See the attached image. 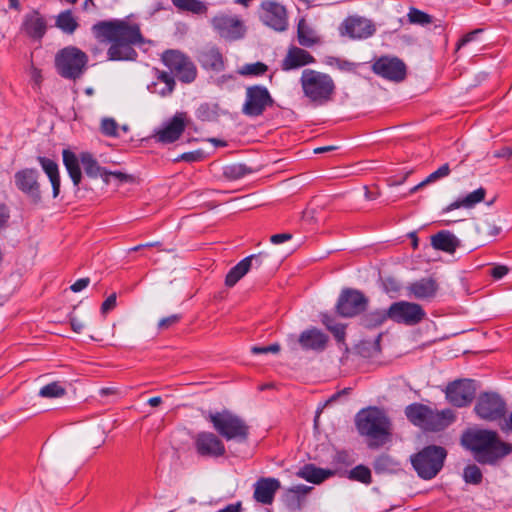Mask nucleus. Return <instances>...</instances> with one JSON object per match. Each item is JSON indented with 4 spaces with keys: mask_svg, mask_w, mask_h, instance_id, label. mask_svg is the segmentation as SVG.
Returning a JSON list of instances; mask_svg holds the SVG:
<instances>
[{
    "mask_svg": "<svg viewBox=\"0 0 512 512\" xmlns=\"http://www.w3.org/2000/svg\"><path fill=\"white\" fill-rule=\"evenodd\" d=\"M92 32L99 42L109 44L106 53L109 61H135L138 57L135 47L145 43L140 24L131 16L99 21L92 26Z\"/></svg>",
    "mask_w": 512,
    "mask_h": 512,
    "instance_id": "1",
    "label": "nucleus"
},
{
    "mask_svg": "<svg viewBox=\"0 0 512 512\" xmlns=\"http://www.w3.org/2000/svg\"><path fill=\"white\" fill-rule=\"evenodd\" d=\"M461 443L480 464L495 465L512 452V444L502 441L492 430H468L462 435Z\"/></svg>",
    "mask_w": 512,
    "mask_h": 512,
    "instance_id": "2",
    "label": "nucleus"
},
{
    "mask_svg": "<svg viewBox=\"0 0 512 512\" xmlns=\"http://www.w3.org/2000/svg\"><path fill=\"white\" fill-rule=\"evenodd\" d=\"M299 82L303 95L312 104L322 106L333 101L336 84L329 74L314 69H304Z\"/></svg>",
    "mask_w": 512,
    "mask_h": 512,
    "instance_id": "3",
    "label": "nucleus"
},
{
    "mask_svg": "<svg viewBox=\"0 0 512 512\" xmlns=\"http://www.w3.org/2000/svg\"><path fill=\"white\" fill-rule=\"evenodd\" d=\"M405 415L414 425L433 432L444 430L456 419L452 409L436 411L420 403L408 405L405 409Z\"/></svg>",
    "mask_w": 512,
    "mask_h": 512,
    "instance_id": "4",
    "label": "nucleus"
},
{
    "mask_svg": "<svg viewBox=\"0 0 512 512\" xmlns=\"http://www.w3.org/2000/svg\"><path fill=\"white\" fill-rule=\"evenodd\" d=\"M205 418L212 424L214 430L226 441L244 443L248 440L250 427L239 415L230 410L209 412Z\"/></svg>",
    "mask_w": 512,
    "mask_h": 512,
    "instance_id": "5",
    "label": "nucleus"
},
{
    "mask_svg": "<svg viewBox=\"0 0 512 512\" xmlns=\"http://www.w3.org/2000/svg\"><path fill=\"white\" fill-rule=\"evenodd\" d=\"M356 426L361 435L372 440L370 446L386 443L390 436V421L378 408L361 410L356 416Z\"/></svg>",
    "mask_w": 512,
    "mask_h": 512,
    "instance_id": "6",
    "label": "nucleus"
},
{
    "mask_svg": "<svg viewBox=\"0 0 512 512\" xmlns=\"http://www.w3.org/2000/svg\"><path fill=\"white\" fill-rule=\"evenodd\" d=\"M88 56L75 46H67L55 55V68L57 73L68 80L80 79L87 69Z\"/></svg>",
    "mask_w": 512,
    "mask_h": 512,
    "instance_id": "7",
    "label": "nucleus"
},
{
    "mask_svg": "<svg viewBox=\"0 0 512 512\" xmlns=\"http://www.w3.org/2000/svg\"><path fill=\"white\" fill-rule=\"evenodd\" d=\"M447 451L436 445L424 447L421 451L411 456V464L418 476L425 480L434 478L442 469Z\"/></svg>",
    "mask_w": 512,
    "mask_h": 512,
    "instance_id": "8",
    "label": "nucleus"
},
{
    "mask_svg": "<svg viewBox=\"0 0 512 512\" xmlns=\"http://www.w3.org/2000/svg\"><path fill=\"white\" fill-rule=\"evenodd\" d=\"M274 99L265 86H248L245 91V101L242 105V113L250 118L263 115L267 108L272 107Z\"/></svg>",
    "mask_w": 512,
    "mask_h": 512,
    "instance_id": "9",
    "label": "nucleus"
},
{
    "mask_svg": "<svg viewBox=\"0 0 512 512\" xmlns=\"http://www.w3.org/2000/svg\"><path fill=\"white\" fill-rule=\"evenodd\" d=\"M164 65L180 81L190 83L196 78V68L190 59L178 50H167L161 57Z\"/></svg>",
    "mask_w": 512,
    "mask_h": 512,
    "instance_id": "10",
    "label": "nucleus"
},
{
    "mask_svg": "<svg viewBox=\"0 0 512 512\" xmlns=\"http://www.w3.org/2000/svg\"><path fill=\"white\" fill-rule=\"evenodd\" d=\"M389 319L398 324L415 326L426 317V312L420 304L408 301H397L388 308Z\"/></svg>",
    "mask_w": 512,
    "mask_h": 512,
    "instance_id": "11",
    "label": "nucleus"
},
{
    "mask_svg": "<svg viewBox=\"0 0 512 512\" xmlns=\"http://www.w3.org/2000/svg\"><path fill=\"white\" fill-rule=\"evenodd\" d=\"M477 384L471 379H459L449 383L445 388V396L455 407L468 406L475 398Z\"/></svg>",
    "mask_w": 512,
    "mask_h": 512,
    "instance_id": "12",
    "label": "nucleus"
},
{
    "mask_svg": "<svg viewBox=\"0 0 512 512\" xmlns=\"http://www.w3.org/2000/svg\"><path fill=\"white\" fill-rule=\"evenodd\" d=\"M367 297L359 290L347 288L342 290L337 304V313L342 317H353L366 309Z\"/></svg>",
    "mask_w": 512,
    "mask_h": 512,
    "instance_id": "13",
    "label": "nucleus"
},
{
    "mask_svg": "<svg viewBox=\"0 0 512 512\" xmlns=\"http://www.w3.org/2000/svg\"><path fill=\"white\" fill-rule=\"evenodd\" d=\"M16 188L25 194L32 203L38 204L42 200L39 172L34 168H24L14 175Z\"/></svg>",
    "mask_w": 512,
    "mask_h": 512,
    "instance_id": "14",
    "label": "nucleus"
},
{
    "mask_svg": "<svg viewBox=\"0 0 512 512\" xmlns=\"http://www.w3.org/2000/svg\"><path fill=\"white\" fill-rule=\"evenodd\" d=\"M211 24L217 34L226 40H238L245 34V26L238 16L218 14L212 18Z\"/></svg>",
    "mask_w": 512,
    "mask_h": 512,
    "instance_id": "15",
    "label": "nucleus"
},
{
    "mask_svg": "<svg viewBox=\"0 0 512 512\" xmlns=\"http://www.w3.org/2000/svg\"><path fill=\"white\" fill-rule=\"evenodd\" d=\"M506 404L495 393L481 394L475 405L476 414L484 420L494 421L505 414Z\"/></svg>",
    "mask_w": 512,
    "mask_h": 512,
    "instance_id": "16",
    "label": "nucleus"
},
{
    "mask_svg": "<svg viewBox=\"0 0 512 512\" xmlns=\"http://www.w3.org/2000/svg\"><path fill=\"white\" fill-rule=\"evenodd\" d=\"M193 441L197 454L202 457L218 458L226 452L223 441L213 432H199L193 437Z\"/></svg>",
    "mask_w": 512,
    "mask_h": 512,
    "instance_id": "17",
    "label": "nucleus"
},
{
    "mask_svg": "<svg viewBox=\"0 0 512 512\" xmlns=\"http://www.w3.org/2000/svg\"><path fill=\"white\" fill-rule=\"evenodd\" d=\"M372 70L375 74L394 82H400L406 76V65L397 57H380L373 63Z\"/></svg>",
    "mask_w": 512,
    "mask_h": 512,
    "instance_id": "18",
    "label": "nucleus"
},
{
    "mask_svg": "<svg viewBox=\"0 0 512 512\" xmlns=\"http://www.w3.org/2000/svg\"><path fill=\"white\" fill-rule=\"evenodd\" d=\"M260 18L264 24L276 31H285L287 29V11L286 8L278 2H262Z\"/></svg>",
    "mask_w": 512,
    "mask_h": 512,
    "instance_id": "19",
    "label": "nucleus"
},
{
    "mask_svg": "<svg viewBox=\"0 0 512 512\" xmlns=\"http://www.w3.org/2000/svg\"><path fill=\"white\" fill-rule=\"evenodd\" d=\"M185 113H176L173 118L159 131L154 138L157 142L168 144L173 143L185 130Z\"/></svg>",
    "mask_w": 512,
    "mask_h": 512,
    "instance_id": "20",
    "label": "nucleus"
},
{
    "mask_svg": "<svg viewBox=\"0 0 512 512\" xmlns=\"http://www.w3.org/2000/svg\"><path fill=\"white\" fill-rule=\"evenodd\" d=\"M342 33L353 39L368 38L375 32L372 22L362 17H349L342 24Z\"/></svg>",
    "mask_w": 512,
    "mask_h": 512,
    "instance_id": "21",
    "label": "nucleus"
},
{
    "mask_svg": "<svg viewBox=\"0 0 512 512\" xmlns=\"http://www.w3.org/2000/svg\"><path fill=\"white\" fill-rule=\"evenodd\" d=\"M280 487V481L276 478H260L254 484L253 498L258 503L270 505Z\"/></svg>",
    "mask_w": 512,
    "mask_h": 512,
    "instance_id": "22",
    "label": "nucleus"
},
{
    "mask_svg": "<svg viewBox=\"0 0 512 512\" xmlns=\"http://www.w3.org/2000/svg\"><path fill=\"white\" fill-rule=\"evenodd\" d=\"M315 63V58L306 50L292 46L281 62L283 71H290Z\"/></svg>",
    "mask_w": 512,
    "mask_h": 512,
    "instance_id": "23",
    "label": "nucleus"
},
{
    "mask_svg": "<svg viewBox=\"0 0 512 512\" xmlns=\"http://www.w3.org/2000/svg\"><path fill=\"white\" fill-rule=\"evenodd\" d=\"M408 295L418 300H428L436 296L438 283L431 277L421 278L407 286Z\"/></svg>",
    "mask_w": 512,
    "mask_h": 512,
    "instance_id": "24",
    "label": "nucleus"
},
{
    "mask_svg": "<svg viewBox=\"0 0 512 512\" xmlns=\"http://www.w3.org/2000/svg\"><path fill=\"white\" fill-rule=\"evenodd\" d=\"M22 28L28 36L41 39L46 33L47 23L38 11H32L25 15Z\"/></svg>",
    "mask_w": 512,
    "mask_h": 512,
    "instance_id": "25",
    "label": "nucleus"
},
{
    "mask_svg": "<svg viewBox=\"0 0 512 512\" xmlns=\"http://www.w3.org/2000/svg\"><path fill=\"white\" fill-rule=\"evenodd\" d=\"M327 342V335L315 328L303 331L299 337L301 347L306 350H324Z\"/></svg>",
    "mask_w": 512,
    "mask_h": 512,
    "instance_id": "26",
    "label": "nucleus"
},
{
    "mask_svg": "<svg viewBox=\"0 0 512 512\" xmlns=\"http://www.w3.org/2000/svg\"><path fill=\"white\" fill-rule=\"evenodd\" d=\"M431 245L437 250L453 253L459 247L460 241L453 233L442 230L431 237Z\"/></svg>",
    "mask_w": 512,
    "mask_h": 512,
    "instance_id": "27",
    "label": "nucleus"
},
{
    "mask_svg": "<svg viewBox=\"0 0 512 512\" xmlns=\"http://www.w3.org/2000/svg\"><path fill=\"white\" fill-rule=\"evenodd\" d=\"M38 162L51 182L53 198L58 197L60 193V174L57 163L42 156L38 157Z\"/></svg>",
    "mask_w": 512,
    "mask_h": 512,
    "instance_id": "28",
    "label": "nucleus"
},
{
    "mask_svg": "<svg viewBox=\"0 0 512 512\" xmlns=\"http://www.w3.org/2000/svg\"><path fill=\"white\" fill-rule=\"evenodd\" d=\"M63 156V164L74 184V186H79L81 179H82V173L79 166V160L76 156V154L68 149H64L62 152Z\"/></svg>",
    "mask_w": 512,
    "mask_h": 512,
    "instance_id": "29",
    "label": "nucleus"
},
{
    "mask_svg": "<svg viewBox=\"0 0 512 512\" xmlns=\"http://www.w3.org/2000/svg\"><path fill=\"white\" fill-rule=\"evenodd\" d=\"M485 195H486V190L484 188L480 187V188L476 189L475 191L469 193L465 197L458 199V200L454 201L453 203H451L450 205H448L446 207L445 211L448 212V211H452L454 209H458L461 207L472 208L476 204L483 201L485 198Z\"/></svg>",
    "mask_w": 512,
    "mask_h": 512,
    "instance_id": "30",
    "label": "nucleus"
},
{
    "mask_svg": "<svg viewBox=\"0 0 512 512\" xmlns=\"http://www.w3.org/2000/svg\"><path fill=\"white\" fill-rule=\"evenodd\" d=\"M298 42L303 47H312L320 42L313 28L309 26L304 18H301L297 25Z\"/></svg>",
    "mask_w": 512,
    "mask_h": 512,
    "instance_id": "31",
    "label": "nucleus"
},
{
    "mask_svg": "<svg viewBox=\"0 0 512 512\" xmlns=\"http://www.w3.org/2000/svg\"><path fill=\"white\" fill-rule=\"evenodd\" d=\"M297 475L308 482L320 484L325 479L330 477L332 475V472L330 470L317 468L314 465L307 464L302 469L299 470Z\"/></svg>",
    "mask_w": 512,
    "mask_h": 512,
    "instance_id": "32",
    "label": "nucleus"
},
{
    "mask_svg": "<svg viewBox=\"0 0 512 512\" xmlns=\"http://www.w3.org/2000/svg\"><path fill=\"white\" fill-rule=\"evenodd\" d=\"M80 161L87 176L91 178L101 177L102 179L107 173V169L101 167L93 155L89 152L80 154Z\"/></svg>",
    "mask_w": 512,
    "mask_h": 512,
    "instance_id": "33",
    "label": "nucleus"
},
{
    "mask_svg": "<svg viewBox=\"0 0 512 512\" xmlns=\"http://www.w3.org/2000/svg\"><path fill=\"white\" fill-rule=\"evenodd\" d=\"M200 61L205 68L221 71L224 68V61L221 53L214 48L208 49L201 54Z\"/></svg>",
    "mask_w": 512,
    "mask_h": 512,
    "instance_id": "34",
    "label": "nucleus"
},
{
    "mask_svg": "<svg viewBox=\"0 0 512 512\" xmlns=\"http://www.w3.org/2000/svg\"><path fill=\"white\" fill-rule=\"evenodd\" d=\"M249 272V266L246 260H241L238 264L230 269L225 278V285L233 287L242 277Z\"/></svg>",
    "mask_w": 512,
    "mask_h": 512,
    "instance_id": "35",
    "label": "nucleus"
},
{
    "mask_svg": "<svg viewBox=\"0 0 512 512\" xmlns=\"http://www.w3.org/2000/svg\"><path fill=\"white\" fill-rule=\"evenodd\" d=\"M253 172L252 168L242 163L227 165L223 168V176L229 180H238Z\"/></svg>",
    "mask_w": 512,
    "mask_h": 512,
    "instance_id": "36",
    "label": "nucleus"
},
{
    "mask_svg": "<svg viewBox=\"0 0 512 512\" xmlns=\"http://www.w3.org/2000/svg\"><path fill=\"white\" fill-rule=\"evenodd\" d=\"M450 166L448 163L443 164L441 167H439L436 171L431 173L426 179H424L422 182H420L418 185L414 186L410 189V194H413L417 192L420 188L435 182L439 179H442L444 177H447L450 174Z\"/></svg>",
    "mask_w": 512,
    "mask_h": 512,
    "instance_id": "37",
    "label": "nucleus"
},
{
    "mask_svg": "<svg viewBox=\"0 0 512 512\" xmlns=\"http://www.w3.org/2000/svg\"><path fill=\"white\" fill-rule=\"evenodd\" d=\"M56 25L59 27L62 31L66 33H73L76 28L78 27V23L74 19L72 12L70 10L61 12L56 20Z\"/></svg>",
    "mask_w": 512,
    "mask_h": 512,
    "instance_id": "38",
    "label": "nucleus"
},
{
    "mask_svg": "<svg viewBox=\"0 0 512 512\" xmlns=\"http://www.w3.org/2000/svg\"><path fill=\"white\" fill-rule=\"evenodd\" d=\"M197 117L202 121H215L219 116L218 104L204 103L197 109Z\"/></svg>",
    "mask_w": 512,
    "mask_h": 512,
    "instance_id": "39",
    "label": "nucleus"
},
{
    "mask_svg": "<svg viewBox=\"0 0 512 512\" xmlns=\"http://www.w3.org/2000/svg\"><path fill=\"white\" fill-rule=\"evenodd\" d=\"M172 2L179 9L196 14L204 13L207 10L205 4L199 0H172Z\"/></svg>",
    "mask_w": 512,
    "mask_h": 512,
    "instance_id": "40",
    "label": "nucleus"
},
{
    "mask_svg": "<svg viewBox=\"0 0 512 512\" xmlns=\"http://www.w3.org/2000/svg\"><path fill=\"white\" fill-rule=\"evenodd\" d=\"M387 319H389L388 309L376 310L364 317V324L369 328L378 327L382 325Z\"/></svg>",
    "mask_w": 512,
    "mask_h": 512,
    "instance_id": "41",
    "label": "nucleus"
},
{
    "mask_svg": "<svg viewBox=\"0 0 512 512\" xmlns=\"http://www.w3.org/2000/svg\"><path fill=\"white\" fill-rule=\"evenodd\" d=\"M349 479L363 484H370L372 482L371 471L364 465H358L349 472Z\"/></svg>",
    "mask_w": 512,
    "mask_h": 512,
    "instance_id": "42",
    "label": "nucleus"
},
{
    "mask_svg": "<svg viewBox=\"0 0 512 512\" xmlns=\"http://www.w3.org/2000/svg\"><path fill=\"white\" fill-rule=\"evenodd\" d=\"M65 393V388L58 382L49 383L42 387L39 391V395L43 398H58L62 397Z\"/></svg>",
    "mask_w": 512,
    "mask_h": 512,
    "instance_id": "43",
    "label": "nucleus"
},
{
    "mask_svg": "<svg viewBox=\"0 0 512 512\" xmlns=\"http://www.w3.org/2000/svg\"><path fill=\"white\" fill-rule=\"evenodd\" d=\"M463 478L466 483L477 485L482 481V472L477 465L471 464L465 467Z\"/></svg>",
    "mask_w": 512,
    "mask_h": 512,
    "instance_id": "44",
    "label": "nucleus"
},
{
    "mask_svg": "<svg viewBox=\"0 0 512 512\" xmlns=\"http://www.w3.org/2000/svg\"><path fill=\"white\" fill-rule=\"evenodd\" d=\"M408 19L410 23L422 26L432 23V17L429 14L414 7L410 8Z\"/></svg>",
    "mask_w": 512,
    "mask_h": 512,
    "instance_id": "45",
    "label": "nucleus"
},
{
    "mask_svg": "<svg viewBox=\"0 0 512 512\" xmlns=\"http://www.w3.org/2000/svg\"><path fill=\"white\" fill-rule=\"evenodd\" d=\"M157 73V79L165 84V87L160 91V94L162 96L171 94L175 87L174 77L170 73L165 71H157Z\"/></svg>",
    "mask_w": 512,
    "mask_h": 512,
    "instance_id": "46",
    "label": "nucleus"
},
{
    "mask_svg": "<svg viewBox=\"0 0 512 512\" xmlns=\"http://www.w3.org/2000/svg\"><path fill=\"white\" fill-rule=\"evenodd\" d=\"M396 465L394 460L389 455H381L374 461V469L376 472H385L392 470Z\"/></svg>",
    "mask_w": 512,
    "mask_h": 512,
    "instance_id": "47",
    "label": "nucleus"
},
{
    "mask_svg": "<svg viewBox=\"0 0 512 512\" xmlns=\"http://www.w3.org/2000/svg\"><path fill=\"white\" fill-rule=\"evenodd\" d=\"M267 69H268V67H267L266 64H264L262 62H256V63L245 65L241 69L240 73L242 75H255V76H258V75L264 74L267 71Z\"/></svg>",
    "mask_w": 512,
    "mask_h": 512,
    "instance_id": "48",
    "label": "nucleus"
},
{
    "mask_svg": "<svg viewBox=\"0 0 512 512\" xmlns=\"http://www.w3.org/2000/svg\"><path fill=\"white\" fill-rule=\"evenodd\" d=\"M268 259H269V255L265 252H260L258 254H253V255H250V256L244 258V260L247 261L249 270L252 268H256V269L261 268L267 262Z\"/></svg>",
    "mask_w": 512,
    "mask_h": 512,
    "instance_id": "49",
    "label": "nucleus"
},
{
    "mask_svg": "<svg viewBox=\"0 0 512 512\" xmlns=\"http://www.w3.org/2000/svg\"><path fill=\"white\" fill-rule=\"evenodd\" d=\"M111 178H114L119 184L132 182L133 177L129 174L120 172V171H109L107 170L106 175L103 178L105 184H110Z\"/></svg>",
    "mask_w": 512,
    "mask_h": 512,
    "instance_id": "50",
    "label": "nucleus"
},
{
    "mask_svg": "<svg viewBox=\"0 0 512 512\" xmlns=\"http://www.w3.org/2000/svg\"><path fill=\"white\" fill-rule=\"evenodd\" d=\"M118 124L113 118H104L101 122V131L104 135L117 136Z\"/></svg>",
    "mask_w": 512,
    "mask_h": 512,
    "instance_id": "51",
    "label": "nucleus"
},
{
    "mask_svg": "<svg viewBox=\"0 0 512 512\" xmlns=\"http://www.w3.org/2000/svg\"><path fill=\"white\" fill-rule=\"evenodd\" d=\"M181 319L179 314H173L168 317H164L158 322V329L167 330L170 327L176 325Z\"/></svg>",
    "mask_w": 512,
    "mask_h": 512,
    "instance_id": "52",
    "label": "nucleus"
},
{
    "mask_svg": "<svg viewBox=\"0 0 512 512\" xmlns=\"http://www.w3.org/2000/svg\"><path fill=\"white\" fill-rule=\"evenodd\" d=\"M381 336L382 335L379 334L373 343H370L368 341H362L360 343V345L358 346L359 353H361L364 356H370L371 353H367V354L365 353V349H366L367 345L371 346V349L373 350V352H376V353L380 352Z\"/></svg>",
    "mask_w": 512,
    "mask_h": 512,
    "instance_id": "53",
    "label": "nucleus"
},
{
    "mask_svg": "<svg viewBox=\"0 0 512 512\" xmlns=\"http://www.w3.org/2000/svg\"><path fill=\"white\" fill-rule=\"evenodd\" d=\"M203 158V152L201 150H196L192 152H186L181 154L176 161H185V162H197Z\"/></svg>",
    "mask_w": 512,
    "mask_h": 512,
    "instance_id": "54",
    "label": "nucleus"
},
{
    "mask_svg": "<svg viewBox=\"0 0 512 512\" xmlns=\"http://www.w3.org/2000/svg\"><path fill=\"white\" fill-rule=\"evenodd\" d=\"M279 351H280V345L277 343L271 344L269 346H264V347L253 346L251 348V352L253 354L278 353Z\"/></svg>",
    "mask_w": 512,
    "mask_h": 512,
    "instance_id": "55",
    "label": "nucleus"
},
{
    "mask_svg": "<svg viewBox=\"0 0 512 512\" xmlns=\"http://www.w3.org/2000/svg\"><path fill=\"white\" fill-rule=\"evenodd\" d=\"M311 489H312V487H309V486H306L303 484H299V485H295V486L289 488L288 493L293 494L294 496L299 498L301 496L307 495Z\"/></svg>",
    "mask_w": 512,
    "mask_h": 512,
    "instance_id": "56",
    "label": "nucleus"
},
{
    "mask_svg": "<svg viewBox=\"0 0 512 512\" xmlns=\"http://www.w3.org/2000/svg\"><path fill=\"white\" fill-rule=\"evenodd\" d=\"M345 328H346L345 325L340 323V324L333 326V328L329 331L333 334V336L335 337L337 342L342 343V342H344L345 336H346Z\"/></svg>",
    "mask_w": 512,
    "mask_h": 512,
    "instance_id": "57",
    "label": "nucleus"
},
{
    "mask_svg": "<svg viewBox=\"0 0 512 512\" xmlns=\"http://www.w3.org/2000/svg\"><path fill=\"white\" fill-rule=\"evenodd\" d=\"M481 32H482V29H475V30L467 33L466 35H464L458 42L457 49H460L462 46L471 42L474 39L475 35H477Z\"/></svg>",
    "mask_w": 512,
    "mask_h": 512,
    "instance_id": "58",
    "label": "nucleus"
},
{
    "mask_svg": "<svg viewBox=\"0 0 512 512\" xmlns=\"http://www.w3.org/2000/svg\"><path fill=\"white\" fill-rule=\"evenodd\" d=\"M71 328L74 332L80 333L84 328V323L79 320L73 313L69 315Z\"/></svg>",
    "mask_w": 512,
    "mask_h": 512,
    "instance_id": "59",
    "label": "nucleus"
},
{
    "mask_svg": "<svg viewBox=\"0 0 512 512\" xmlns=\"http://www.w3.org/2000/svg\"><path fill=\"white\" fill-rule=\"evenodd\" d=\"M89 283V278H81L78 279L75 283H73L70 288L73 292L77 293L85 289L89 285Z\"/></svg>",
    "mask_w": 512,
    "mask_h": 512,
    "instance_id": "60",
    "label": "nucleus"
},
{
    "mask_svg": "<svg viewBox=\"0 0 512 512\" xmlns=\"http://www.w3.org/2000/svg\"><path fill=\"white\" fill-rule=\"evenodd\" d=\"M116 306V295L111 294L103 303L101 306V311L103 313L108 312L109 310L113 309Z\"/></svg>",
    "mask_w": 512,
    "mask_h": 512,
    "instance_id": "61",
    "label": "nucleus"
},
{
    "mask_svg": "<svg viewBox=\"0 0 512 512\" xmlns=\"http://www.w3.org/2000/svg\"><path fill=\"white\" fill-rule=\"evenodd\" d=\"M292 238V235L290 233H281V234H274L270 237V241L273 244H281L283 242H286Z\"/></svg>",
    "mask_w": 512,
    "mask_h": 512,
    "instance_id": "62",
    "label": "nucleus"
},
{
    "mask_svg": "<svg viewBox=\"0 0 512 512\" xmlns=\"http://www.w3.org/2000/svg\"><path fill=\"white\" fill-rule=\"evenodd\" d=\"M508 273V268L506 266H496L492 268L491 275L495 279H500L504 277Z\"/></svg>",
    "mask_w": 512,
    "mask_h": 512,
    "instance_id": "63",
    "label": "nucleus"
},
{
    "mask_svg": "<svg viewBox=\"0 0 512 512\" xmlns=\"http://www.w3.org/2000/svg\"><path fill=\"white\" fill-rule=\"evenodd\" d=\"M242 504L241 502H237L234 504H229L225 508L219 510L218 512H241Z\"/></svg>",
    "mask_w": 512,
    "mask_h": 512,
    "instance_id": "64",
    "label": "nucleus"
}]
</instances>
